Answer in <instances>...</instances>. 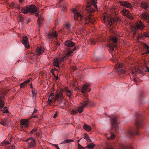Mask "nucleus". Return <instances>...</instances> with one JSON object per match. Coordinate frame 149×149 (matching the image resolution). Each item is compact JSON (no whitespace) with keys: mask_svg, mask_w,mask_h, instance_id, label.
<instances>
[{"mask_svg":"<svg viewBox=\"0 0 149 149\" xmlns=\"http://www.w3.org/2000/svg\"><path fill=\"white\" fill-rule=\"evenodd\" d=\"M64 45L68 47H72L75 46V43L71 41L70 40H68L64 42Z\"/></svg>","mask_w":149,"mask_h":149,"instance_id":"17","label":"nucleus"},{"mask_svg":"<svg viewBox=\"0 0 149 149\" xmlns=\"http://www.w3.org/2000/svg\"><path fill=\"white\" fill-rule=\"evenodd\" d=\"M8 119H2L1 120L0 123L4 126H6L7 125L8 123Z\"/></svg>","mask_w":149,"mask_h":149,"instance_id":"25","label":"nucleus"},{"mask_svg":"<svg viewBox=\"0 0 149 149\" xmlns=\"http://www.w3.org/2000/svg\"><path fill=\"white\" fill-rule=\"evenodd\" d=\"M58 34L56 31H50L48 34V37L50 39L52 42V46L54 50H55L56 49V46H59L60 44L58 42L55 41H52V38L54 37L56 38L58 36Z\"/></svg>","mask_w":149,"mask_h":149,"instance_id":"6","label":"nucleus"},{"mask_svg":"<svg viewBox=\"0 0 149 149\" xmlns=\"http://www.w3.org/2000/svg\"><path fill=\"white\" fill-rule=\"evenodd\" d=\"M26 84H25L24 82H23L22 83H21L20 85V86L21 88H24V86L26 85Z\"/></svg>","mask_w":149,"mask_h":149,"instance_id":"40","label":"nucleus"},{"mask_svg":"<svg viewBox=\"0 0 149 149\" xmlns=\"http://www.w3.org/2000/svg\"><path fill=\"white\" fill-rule=\"evenodd\" d=\"M52 145L54 146L57 149H60L59 148L57 145L56 144H52Z\"/></svg>","mask_w":149,"mask_h":149,"instance_id":"48","label":"nucleus"},{"mask_svg":"<svg viewBox=\"0 0 149 149\" xmlns=\"http://www.w3.org/2000/svg\"><path fill=\"white\" fill-rule=\"evenodd\" d=\"M106 149H115L112 146H110L107 147Z\"/></svg>","mask_w":149,"mask_h":149,"instance_id":"51","label":"nucleus"},{"mask_svg":"<svg viewBox=\"0 0 149 149\" xmlns=\"http://www.w3.org/2000/svg\"><path fill=\"white\" fill-rule=\"evenodd\" d=\"M143 36L149 37V32H145L143 33H142L141 35H139V38H143Z\"/></svg>","mask_w":149,"mask_h":149,"instance_id":"30","label":"nucleus"},{"mask_svg":"<svg viewBox=\"0 0 149 149\" xmlns=\"http://www.w3.org/2000/svg\"><path fill=\"white\" fill-rule=\"evenodd\" d=\"M32 93L33 95V97H34L36 98V95L37 94L36 92L35 91L32 90Z\"/></svg>","mask_w":149,"mask_h":149,"instance_id":"39","label":"nucleus"},{"mask_svg":"<svg viewBox=\"0 0 149 149\" xmlns=\"http://www.w3.org/2000/svg\"><path fill=\"white\" fill-rule=\"evenodd\" d=\"M119 149H133L132 146H126L122 144H119Z\"/></svg>","mask_w":149,"mask_h":149,"instance_id":"22","label":"nucleus"},{"mask_svg":"<svg viewBox=\"0 0 149 149\" xmlns=\"http://www.w3.org/2000/svg\"><path fill=\"white\" fill-rule=\"evenodd\" d=\"M4 97L2 96H0V99H4ZM4 105V102L3 100H0V107H1V109H2V108H3Z\"/></svg>","mask_w":149,"mask_h":149,"instance_id":"28","label":"nucleus"},{"mask_svg":"<svg viewBox=\"0 0 149 149\" xmlns=\"http://www.w3.org/2000/svg\"><path fill=\"white\" fill-rule=\"evenodd\" d=\"M141 6L145 9H146L148 7V3L145 2H142L141 3Z\"/></svg>","mask_w":149,"mask_h":149,"instance_id":"29","label":"nucleus"},{"mask_svg":"<svg viewBox=\"0 0 149 149\" xmlns=\"http://www.w3.org/2000/svg\"><path fill=\"white\" fill-rule=\"evenodd\" d=\"M124 64L123 63H120L117 62L116 64V69L118 70V72L121 77H125L127 75V72L124 68Z\"/></svg>","mask_w":149,"mask_h":149,"instance_id":"7","label":"nucleus"},{"mask_svg":"<svg viewBox=\"0 0 149 149\" xmlns=\"http://www.w3.org/2000/svg\"><path fill=\"white\" fill-rule=\"evenodd\" d=\"M57 112H56L55 113V114L54 115V116L53 117L54 118H56L57 117Z\"/></svg>","mask_w":149,"mask_h":149,"instance_id":"55","label":"nucleus"},{"mask_svg":"<svg viewBox=\"0 0 149 149\" xmlns=\"http://www.w3.org/2000/svg\"><path fill=\"white\" fill-rule=\"evenodd\" d=\"M141 17L144 20H147V22L149 24V17L148 16L147 13H143L141 15Z\"/></svg>","mask_w":149,"mask_h":149,"instance_id":"23","label":"nucleus"},{"mask_svg":"<svg viewBox=\"0 0 149 149\" xmlns=\"http://www.w3.org/2000/svg\"><path fill=\"white\" fill-rule=\"evenodd\" d=\"M44 17H42V16L40 17H38V19L37 20V21H42L44 20Z\"/></svg>","mask_w":149,"mask_h":149,"instance_id":"44","label":"nucleus"},{"mask_svg":"<svg viewBox=\"0 0 149 149\" xmlns=\"http://www.w3.org/2000/svg\"><path fill=\"white\" fill-rule=\"evenodd\" d=\"M24 0H19V3H22L24 1Z\"/></svg>","mask_w":149,"mask_h":149,"instance_id":"60","label":"nucleus"},{"mask_svg":"<svg viewBox=\"0 0 149 149\" xmlns=\"http://www.w3.org/2000/svg\"><path fill=\"white\" fill-rule=\"evenodd\" d=\"M111 32H113V36H110V38L111 41L113 43H116L118 42V37L116 35L115 33L112 30H111Z\"/></svg>","mask_w":149,"mask_h":149,"instance_id":"16","label":"nucleus"},{"mask_svg":"<svg viewBox=\"0 0 149 149\" xmlns=\"http://www.w3.org/2000/svg\"><path fill=\"white\" fill-rule=\"evenodd\" d=\"M19 19L20 20V21L21 22L23 21L24 20V17H22L21 15H20L19 16Z\"/></svg>","mask_w":149,"mask_h":149,"instance_id":"42","label":"nucleus"},{"mask_svg":"<svg viewBox=\"0 0 149 149\" xmlns=\"http://www.w3.org/2000/svg\"><path fill=\"white\" fill-rule=\"evenodd\" d=\"M54 77H55V79H56V80H57L58 79V76H55V75H54Z\"/></svg>","mask_w":149,"mask_h":149,"instance_id":"61","label":"nucleus"},{"mask_svg":"<svg viewBox=\"0 0 149 149\" xmlns=\"http://www.w3.org/2000/svg\"><path fill=\"white\" fill-rule=\"evenodd\" d=\"M118 3L122 6H125L127 8H129L132 9L133 7L131 4L127 2L124 1H119Z\"/></svg>","mask_w":149,"mask_h":149,"instance_id":"14","label":"nucleus"},{"mask_svg":"<svg viewBox=\"0 0 149 149\" xmlns=\"http://www.w3.org/2000/svg\"><path fill=\"white\" fill-rule=\"evenodd\" d=\"M139 135V132L137 131H132L131 130H129L126 134L125 136L126 138L127 139L128 138H131L133 137L134 135Z\"/></svg>","mask_w":149,"mask_h":149,"instance_id":"11","label":"nucleus"},{"mask_svg":"<svg viewBox=\"0 0 149 149\" xmlns=\"http://www.w3.org/2000/svg\"><path fill=\"white\" fill-rule=\"evenodd\" d=\"M143 46L145 49L147 51L145 52L141 53V54L142 55H145L148 53L149 54V47L145 43L143 44Z\"/></svg>","mask_w":149,"mask_h":149,"instance_id":"26","label":"nucleus"},{"mask_svg":"<svg viewBox=\"0 0 149 149\" xmlns=\"http://www.w3.org/2000/svg\"><path fill=\"white\" fill-rule=\"evenodd\" d=\"M30 21L31 20L30 19H28L26 22V24H28Z\"/></svg>","mask_w":149,"mask_h":149,"instance_id":"59","label":"nucleus"},{"mask_svg":"<svg viewBox=\"0 0 149 149\" xmlns=\"http://www.w3.org/2000/svg\"><path fill=\"white\" fill-rule=\"evenodd\" d=\"M40 133L39 132L36 133V136L38 137H39L40 136Z\"/></svg>","mask_w":149,"mask_h":149,"instance_id":"54","label":"nucleus"},{"mask_svg":"<svg viewBox=\"0 0 149 149\" xmlns=\"http://www.w3.org/2000/svg\"><path fill=\"white\" fill-rule=\"evenodd\" d=\"M7 107H4V108H2V109H1V110L3 111V113H7L8 112V110L6 109Z\"/></svg>","mask_w":149,"mask_h":149,"instance_id":"36","label":"nucleus"},{"mask_svg":"<svg viewBox=\"0 0 149 149\" xmlns=\"http://www.w3.org/2000/svg\"><path fill=\"white\" fill-rule=\"evenodd\" d=\"M91 89L89 88V84H85L82 87L81 92L84 93L86 92H90Z\"/></svg>","mask_w":149,"mask_h":149,"instance_id":"15","label":"nucleus"},{"mask_svg":"<svg viewBox=\"0 0 149 149\" xmlns=\"http://www.w3.org/2000/svg\"><path fill=\"white\" fill-rule=\"evenodd\" d=\"M86 140L88 142H91V141L89 137L88 138V139H86Z\"/></svg>","mask_w":149,"mask_h":149,"instance_id":"53","label":"nucleus"},{"mask_svg":"<svg viewBox=\"0 0 149 149\" xmlns=\"http://www.w3.org/2000/svg\"><path fill=\"white\" fill-rule=\"evenodd\" d=\"M28 146L30 148H33L36 146V140L32 137H30L26 140Z\"/></svg>","mask_w":149,"mask_h":149,"instance_id":"10","label":"nucleus"},{"mask_svg":"<svg viewBox=\"0 0 149 149\" xmlns=\"http://www.w3.org/2000/svg\"><path fill=\"white\" fill-rule=\"evenodd\" d=\"M37 10V8L33 5L23 7L21 9L22 12L24 14H26L28 13H35V15L36 17L39 16L38 13H36Z\"/></svg>","mask_w":149,"mask_h":149,"instance_id":"4","label":"nucleus"},{"mask_svg":"<svg viewBox=\"0 0 149 149\" xmlns=\"http://www.w3.org/2000/svg\"><path fill=\"white\" fill-rule=\"evenodd\" d=\"M134 81H135L136 82L137 81V80H136L135 78H134Z\"/></svg>","mask_w":149,"mask_h":149,"instance_id":"64","label":"nucleus"},{"mask_svg":"<svg viewBox=\"0 0 149 149\" xmlns=\"http://www.w3.org/2000/svg\"><path fill=\"white\" fill-rule=\"evenodd\" d=\"M37 22L39 26V27L41 26L43 24L42 21H37Z\"/></svg>","mask_w":149,"mask_h":149,"instance_id":"46","label":"nucleus"},{"mask_svg":"<svg viewBox=\"0 0 149 149\" xmlns=\"http://www.w3.org/2000/svg\"><path fill=\"white\" fill-rule=\"evenodd\" d=\"M63 91L66 93V95L68 96L70 99L72 100L73 98V92L72 91L69 90L68 88L66 87L64 88Z\"/></svg>","mask_w":149,"mask_h":149,"instance_id":"12","label":"nucleus"},{"mask_svg":"<svg viewBox=\"0 0 149 149\" xmlns=\"http://www.w3.org/2000/svg\"><path fill=\"white\" fill-rule=\"evenodd\" d=\"M31 79H28L27 80L25 81L24 82L25 84H26L27 83L30 82L31 80Z\"/></svg>","mask_w":149,"mask_h":149,"instance_id":"49","label":"nucleus"},{"mask_svg":"<svg viewBox=\"0 0 149 149\" xmlns=\"http://www.w3.org/2000/svg\"><path fill=\"white\" fill-rule=\"evenodd\" d=\"M22 42L23 45H24L26 48H28L29 47V43L26 36H24L23 37L22 39Z\"/></svg>","mask_w":149,"mask_h":149,"instance_id":"18","label":"nucleus"},{"mask_svg":"<svg viewBox=\"0 0 149 149\" xmlns=\"http://www.w3.org/2000/svg\"><path fill=\"white\" fill-rule=\"evenodd\" d=\"M86 99L84 100L81 103V106L79 107L78 111L79 113H81L83 111L84 109L87 105L90 107H93L95 105V103L93 102H91L88 98L86 97Z\"/></svg>","mask_w":149,"mask_h":149,"instance_id":"5","label":"nucleus"},{"mask_svg":"<svg viewBox=\"0 0 149 149\" xmlns=\"http://www.w3.org/2000/svg\"><path fill=\"white\" fill-rule=\"evenodd\" d=\"M53 95V96L54 95L53 93H51L50 94V96L49 97L48 100V104H49L50 103H52V98H51L50 99V97L52 96V95Z\"/></svg>","mask_w":149,"mask_h":149,"instance_id":"37","label":"nucleus"},{"mask_svg":"<svg viewBox=\"0 0 149 149\" xmlns=\"http://www.w3.org/2000/svg\"><path fill=\"white\" fill-rule=\"evenodd\" d=\"M89 137L88 135L86 133H85L84 135V138L86 140Z\"/></svg>","mask_w":149,"mask_h":149,"instance_id":"45","label":"nucleus"},{"mask_svg":"<svg viewBox=\"0 0 149 149\" xmlns=\"http://www.w3.org/2000/svg\"><path fill=\"white\" fill-rule=\"evenodd\" d=\"M14 7L16 8L17 9H20V7L19 6H13Z\"/></svg>","mask_w":149,"mask_h":149,"instance_id":"58","label":"nucleus"},{"mask_svg":"<svg viewBox=\"0 0 149 149\" xmlns=\"http://www.w3.org/2000/svg\"><path fill=\"white\" fill-rule=\"evenodd\" d=\"M78 149H85V148L82 146L79 143H78Z\"/></svg>","mask_w":149,"mask_h":149,"instance_id":"41","label":"nucleus"},{"mask_svg":"<svg viewBox=\"0 0 149 149\" xmlns=\"http://www.w3.org/2000/svg\"><path fill=\"white\" fill-rule=\"evenodd\" d=\"M111 118V132L110 134L107 135V137L108 139H113L115 136V135L113 134V132L112 131V130L114 131L115 132H117V124L116 122L117 121V118L116 116H113Z\"/></svg>","mask_w":149,"mask_h":149,"instance_id":"3","label":"nucleus"},{"mask_svg":"<svg viewBox=\"0 0 149 149\" xmlns=\"http://www.w3.org/2000/svg\"><path fill=\"white\" fill-rule=\"evenodd\" d=\"M20 123L21 127L24 128H26L28 127L29 124L28 123V121L24 120H21L20 121Z\"/></svg>","mask_w":149,"mask_h":149,"instance_id":"19","label":"nucleus"},{"mask_svg":"<svg viewBox=\"0 0 149 149\" xmlns=\"http://www.w3.org/2000/svg\"><path fill=\"white\" fill-rule=\"evenodd\" d=\"M102 19L104 23H107V24H109L110 26L112 25L113 19L112 18H109L107 16H104Z\"/></svg>","mask_w":149,"mask_h":149,"instance_id":"13","label":"nucleus"},{"mask_svg":"<svg viewBox=\"0 0 149 149\" xmlns=\"http://www.w3.org/2000/svg\"><path fill=\"white\" fill-rule=\"evenodd\" d=\"M146 71L149 72V68L147 67L146 70H142L139 69L138 71V72L140 74L144 75V73Z\"/></svg>","mask_w":149,"mask_h":149,"instance_id":"31","label":"nucleus"},{"mask_svg":"<svg viewBox=\"0 0 149 149\" xmlns=\"http://www.w3.org/2000/svg\"><path fill=\"white\" fill-rule=\"evenodd\" d=\"M51 72L53 74V75H54V70H52L51 71Z\"/></svg>","mask_w":149,"mask_h":149,"instance_id":"57","label":"nucleus"},{"mask_svg":"<svg viewBox=\"0 0 149 149\" xmlns=\"http://www.w3.org/2000/svg\"><path fill=\"white\" fill-rule=\"evenodd\" d=\"M90 42H91V44L93 45H95L96 44V43L97 42V40L94 39H91Z\"/></svg>","mask_w":149,"mask_h":149,"instance_id":"35","label":"nucleus"},{"mask_svg":"<svg viewBox=\"0 0 149 149\" xmlns=\"http://www.w3.org/2000/svg\"><path fill=\"white\" fill-rule=\"evenodd\" d=\"M61 6H62V7H63V10L65 11V10L66 8V6H64V5H61Z\"/></svg>","mask_w":149,"mask_h":149,"instance_id":"52","label":"nucleus"},{"mask_svg":"<svg viewBox=\"0 0 149 149\" xmlns=\"http://www.w3.org/2000/svg\"><path fill=\"white\" fill-rule=\"evenodd\" d=\"M38 111V110L36 109H34L33 112V113H36Z\"/></svg>","mask_w":149,"mask_h":149,"instance_id":"56","label":"nucleus"},{"mask_svg":"<svg viewBox=\"0 0 149 149\" xmlns=\"http://www.w3.org/2000/svg\"><path fill=\"white\" fill-rule=\"evenodd\" d=\"M78 48L77 46H75L72 49L68 51L65 54H64L63 56H60L59 59L55 58L53 61V65L56 67H59V63H62L68 58L69 56L72 55L73 52L76 51Z\"/></svg>","mask_w":149,"mask_h":149,"instance_id":"2","label":"nucleus"},{"mask_svg":"<svg viewBox=\"0 0 149 149\" xmlns=\"http://www.w3.org/2000/svg\"><path fill=\"white\" fill-rule=\"evenodd\" d=\"M87 4L86 7L85 8L86 13H88V16L86 18L81 15L76 9H74L72 12L74 13V19L75 20H77L81 22L84 24H87L89 23L93 24L95 21V19L93 16L92 13L96 10H95L92 7L91 5L93 6L96 9H97L96 5L97 0H87Z\"/></svg>","mask_w":149,"mask_h":149,"instance_id":"1","label":"nucleus"},{"mask_svg":"<svg viewBox=\"0 0 149 149\" xmlns=\"http://www.w3.org/2000/svg\"><path fill=\"white\" fill-rule=\"evenodd\" d=\"M82 138L80 139L79 140L77 141V142L79 143L80 141V140Z\"/></svg>","mask_w":149,"mask_h":149,"instance_id":"63","label":"nucleus"},{"mask_svg":"<svg viewBox=\"0 0 149 149\" xmlns=\"http://www.w3.org/2000/svg\"><path fill=\"white\" fill-rule=\"evenodd\" d=\"M136 117L135 125L136 128L138 129L143 125V118L140 113H137Z\"/></svg>","mask_w":149,"mask_h":149,"instance_id":"8","label":"nucleus"},{"mask_svg":"<svg viewBox=\"0 0 149 149\" xmlns=\"http://www.w3.org/2000/svg\"><path fill=\"white\" fill-rule=\"evenodd\" d=\"M83 127L84 130L88 131H90L91 129V126L86 124L84 125Z\"/></svg>","mask_w":149,"mask_h":149,"instance_id":"27","label":"nucleus"},{"mask_svg":"<svg viewBox=\"0 0 149 149\" xmlns=\"http://www.w3.org/2000/svg\"><path fill=\"white\" fill-rule=\"evenodd\" d=\"M74 141L72 139L69 140L67 139L66 140L62 142L61 143L59 144V145H61L62 144H65V143H69L71 142Z\"/></svg>","mask_w":149,"mask_h":149,"instance_id":"32","label":"nucleus"},{"mask_svg":"<svg viewBox=\"0 0 149 149\" xmlns=\"http://www.w3.org/2000/svg\"><path fill=\"white\" fill-rule=\"evenodd\" d=\"M2 143V144H6V145L10 144L9 142L7 141H3Z\"/></svg>","mask_w":149,"mask_h":149,"instance_id":"47","label":"nucleus"},{"mask_svg":"<svg viewBox=\"0 0 149 149\" xmlns=\"http://www.w3.org/2000/svg\"><path fill=\"white\" fill-rule=\"evenodd\" d=\"M144 28V25L141 21L137 22L135 25L132 27V30L134 32V34L136 33L137 31L138 30H142Z\"/></svg>","mask_w":149,"mask_h":149,"instance_id":"9","label":"nucleus"},{"mask_svg":"<svg viewBox=\"0 0 149 149\" xmlns=\"http://www.w3.org/2000/svg\"><path fill=\"white\" fill-rule=\"evenodd\" d=\"M9 147L10 149H15V146H12Z\"/></svg>","mask_w":149,"mask_h":149,"instance_id":"50","label":"nucleus"},{"mask_svg":"<svg viewBox=\"0 0 149 149\" xmlns=\"http://www.w3.org/2000/svg\"><path fill=\"white\" fill-rule=\"evenodd\" d=\"M95 146V145L94 144L91 143L87 145L86 147L89 149H91L93 148Z\"/></svg>","mask_w":149,"mask_h":149,"instance_id":"33","label":"nucleus"},{"mask_svg":"<svg viewBox=\"0 0 149 149\" xmlns=\"http://www.w3.org/2000/svg\"><path fill=\"white\" fill-rule=\"evenodd\" d=\"M132 74L134 76L135 75L136 73L134 72H133L132 71Z\"/></svg>","mask_w":149,"mask_h":149,"instance_id":"62","label":"nucleus"},{"mask_svg":"<svg viewBox=\"0 0 149 149\" xmlns=\"http://www.w3.org/2000/svg\"><path fill=\"white\" fill-rule=\"evenodd\" d=\"M124 13L125 14L127 18L131 20H133L134 19V16L130 13L127 10H124Z\"/></svg>","mask_w":149,"mask_h":149,"instance_id":"20","label":"nucleus"},{"mask_svg":"<svg viewBox=\"0 0 149 149\" xmlns=\"http://www.w3.org/2000/svg\"><path fill=\"white\" fill-rule=\"evenodd\" d=\"M63 90H62L61 92L59 94H57L56 95V97L57 98H62L63 97V91H64Z\"/></svg>","mask_w":149,"mask_h":149,"instance_id":"34","label":"nucleus"},{"mask_svg":"<svg viewBox=\"0 0 149 149\" xmlns=\"http://www.w3.org/2000/svg\"><path fill=\"white\" fill-rule=\"evenodd\" d=\"M38 128L37 127H35L31 132V133H33L34 132H35L37 130Z\"/></svg>","mask_w":149,"mask_h":149,"instance_id":"43","label":"nucleus"},{"mask_svg":"<svg viewBox=\"0 0 149 149\" xmlns=\"http://www.w3.org/2000/svg\"><path fill=\"white\" fill-rule=\"evenodd\" d=\"M65 27L66 29L68 30H70V25L68 24H66L65 25Z\"/></svg>","mask_w":149,"mask_h":149,"instance_id":"38","label":"nucleus"},{"mask_svg":"<svg viewBox=\"0 0 149 149\" xmlns=\"http://www.w3.org/2000/svg\"><path fill=\"white\" fill-rule=\"evenodd\" d=\"M44 51V48L42 47H38L36 49V53L38 55H40Z\"/></svg>","mask_w":149,"mask_h":149,"instance_id":"21","label":"nucleus"},{"mask_svg":"<svg viewBox=\"0 0 149 149\" xmlns=\"http://www.w3.org/2000/svg\"><path fill=\"white\" fill-rule=\"evenodd\" d=\"M109 49H108V50L109 51V52L110 53L112 52L114 50V48L116 47V45H113L112 44L109 45Z\"/></svg>","mask_w":149,"mask_h":149,"instance_id":"24","label":"nucleus"}]
</instances>
